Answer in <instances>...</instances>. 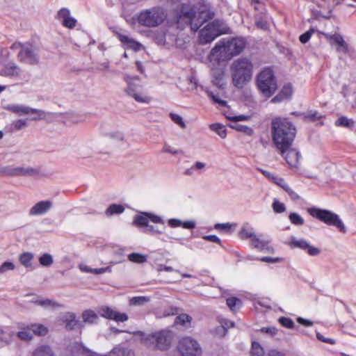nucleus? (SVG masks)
<instances>
[{"label":"nucleus","mask_w":356,"mask_h":356,"mask_svg":"<svg viewBox=\"0 0 356 356\" xmlns=\"http://www.w3.org/2000/svg\"><path fill=\"white\" fill-rule=\"evenodd\" d=\"M147 216L149 220L152 221V222L164 225V221L161 216H156L152 213H147Z\"/></svg>","instance_id":"54"},{"label":"nucleus","mask_w":356,"mask_h":356,"mask_svg":"<svg viewBox=\"0 0 356 356\" xmlns=\"http://www.w3.org/2000/svg\"><path fill=\"white\" fill-rule=\"evenodd\" d=\"M230 72L234 86L241 89L252 79L253 64L248 58H240L232 63Z\"/></svg>","instance_id":"4"},{"label":"nucleus","mask_w":356,"mask_h":356,"mask_svg":"<svg viewBox=\"0 0 356 356\" xmlns=\"http://www.w3.org/2000/svg\"><path fill=\"white\" fill-rule=\"evenodd\" d=\"M53 206L50 200L40 201L29 210L30 216H41L46 213Z\"/></svg>","instance_id":"19"},{"label":"nucleus","mask_w":356,"mask_h":356,"mask_svg":"<svg viewBox=\"0 0 356 356\" xmlns=\"http://www.w3.org/2000/svg\"><path fill=\"white\" fill-rule=\"evenodd\" d=\"M39 169L33 168L31 167H16L10 168L8 173L11 176H29L33 177L39 175Z\"/></svg>","instance_id":"20"},{"label":"nucleus","mask_w":356,"mask_h":356,"mask_svg":"<svg viewBox=\"0 0 356 356\" xmlns=\"http://www.w3.org/2000/svg\"><path fill=\"white\" fill-rule=\"evenodd\" d=\"M174 13L179 26L183 29L190 25L194 31L214 17V12L209 6L201 5L196 7L188 1L178 3L174 8Z\"/></svg>","instance_id":"1"},{"label":"nucleus","mask_w":356,"mask_h":356,"mask_svg":"<svg viewBox=\"0 0 356 356\" xmlns=\"http://www.w3.org/2000/svg\"><path fill=\"white\" fill-rule=\"evenodd\" d=\"M316 338L324 343H330V344H334L335 340L331 338H326L323 334H321L320 332H316Z\"/></svg>","instance_id":"57"},{"label":"nucleus","mask_w":356,"mask_h":356,"mask_svg":"<svg viewBox=\"0 0 356 356\" xmlns=\"http://www.w3.org/2000/svg\"><path fill=\"white\" fill-rule=\"evenodd\" d=\"M53 262V257L49 253H44L39 257V263L42 266L49 267Z\"/></svg>","instance_id":"36"},{"label":"nucleus","mask_w":356,"mask_h":356,"mask_svg":"<svg viewBox=\"0 0 356 356\" xmlns=\"http://www.w3.org/2000/svg\"><path fill=\"white\" fill-rule=\"evenodd\" d=\"M192 321V318L191 316L186 314H181L177 316L175 319L174 323L176 325H181L184 327H188Z\"/></svg>","instance_id":"30"},{"label":"nucleus","mask_w":356,"mask_h":356,"mask_svg":"<svg viewBox=\"0 0 356 356\" xmlns=\"http://www.w3.org/2000/svg\"><path fill=\"white\" fill-rule=\"evenodd\" d=\"M260 332L262 333L268 334L269 335H275L277 332V329L275 327H262L260 329Z\"/></svg>","instance_id":"58"},{"label":"nucleus","mask_w":356,"mask_h":356,"mask_svg":"<svg viewBox=\"0 0 356 356\" xmlns=\"http://www.w3.org/2000/svg\"><path fill=\"white\" fill-rule=\"evenodd\" d=\"M246 45L243 38H223L216 44L209 55L210 62L227 61L241 54Z\"/></svg>","instance_id":"3"},{"label":"nucleus","mask_w":356,"mask_h":356,"mask_svg":"<svg viewBox=\"0 0 356 356\" xmlns=\"http://www.w3.org/2000/svg\"><path fill=\"white\" fill-rule=\"evenodd\" d=\"M239 237L242 240H245L248 238L251 239L254 235V232L252 229H249L246 227L243 226L239 233H238Z\"/></svg>","instance_id":"38"},{"label":"nucleus","mask_w":356,"mask_h":356,"mask_svg":"<svg viewBox=\"0 0 356 356\" xmlns=\"http://www.w3.org/2000/svg\"><path fill=\"white\" fill-rule=\"evenodd\" d=\"M282 156L291 168H298L301 155L296 149L289 147Z\"/></svg>","instance_id":"18"},{"label":"nucleus","mask_w":356,"mask_h":356,"mask_svg":"<svg viewBox=\"0 0 356 356\" xmlns=\"http://www.w3.org/2000/svg\"><path fill=\"white\" fill-rule=\"evenodd\" d=\"M168 16L166 8L161 6H156L142 10L137 16V22L143 26L155 28L163 24Z\"/></svg>","instance_id":"5"},{"label":"nucleus","mask_w":356,"mask_h":356,"mask_svg":"<svg viewBox=\"0 0 356 356\" xmlns=\"http://www.w3.org/2000/svg\"><path fill=\"white\" fill-rule=\"evenodd\" d=\"M149 219L147 213H144L142 216H136L134 218V222L139 226L146 227L148 225Z\"/></svg>","instance_id":"40"},{"label":"nucleus","mask_w":356,"mask_h":356,"mask_svg":"<svg viewBox=\"0 0 356 356\" xmlns=\"http://www.w3.org/2000/svg\"><path fill=\"white\" fill-rule=\"evenodd\" d=\"M170 118L171 120L177 124L179 125L181 128H185L186 127V124L182 119V118L178 115V114H175V113H170Z\"/></svg>","instance_id":"50"},{"label":"nucleus","mask_w":356,"mask_h":356,"mask_svg":"<svg viewBox=\"0 0 356 356\" xmlns=\"http://www.w3.org/2000/svg\"><path fill=\"white\" fill-rule=\"evenodd\" d=\"M4 110L8 111L17 115H35L31 118V120H42L46 116V113L40 109L33 108L24 104H10L3 106Z\"/></svg>","instance_id":"11"},{"label":"nucleus","mask_w":356,"mask_h":356,"mask_svg":"<svg viewBox=\"0 0 356 356\" xmlns=\"http://www.w3.org/2000/svg\"><path fill=\"white\" fill-rule=\"evenodd\" d=\"M231 127L238 131L244 133L248 136H251L253 134V129L252 128L243 124H235L231 125Z\"/></svg>","instance_id":"39"},{"label":"nucleus","mask_w":356,"mask_h":356,"mask_svg":"<svg viewBox=\"0 0 356 356\" xmlns=\"http://www.w3.org/2000/svg\"><path fill=\"white\" fill-rule=\"evenodd\" d=\"M257 86L259 92L266 98L270 97L277 90V80L273 71L265 68L257 76Z\"/></svg>","instance_id":"8"},{"label":"nucleus","mask_w":356,"mask_h":356,"mask_svg":"<svg viewBox=\"0 0 356 356\" xmlns=\"http://www.w3.org/2000/svg\"><path fill=\"white\" fill-rule=\"evenodd\" d=\"M335 125L337 127H346L350 130L353 129L355 127V122L351 118H348L346 116H341L335 121Z\"/></svg>","instance_id":"26"},{"label":"nucleus","mask_w":356,"mask_h":356,"mask_svg":"<svg viewBox=\"0 0 356 356\" xmlns=\"http://www.w3.org/2000/svg\"><path fill=\"white\" fill-rule=\"evenodd\" d=\"M207 95L209 98H211L215 103L218 104L220 106H226L227 102L225 100L220 99L218 96L213 94L211 91H207Z\"/></svg>","instance_id":"51"},{"label":"nucleus","mask_w":356,"mask_h":356,"mask_svg":"<svg viewBox=\"0 0 356 356\" xmlns=\"http://www.w3.org/2000/svg\"><path fill=\"white\" fill-rule=\"evenodd\" d=\"M17 336L22 340L24 341H31L33 339V334L31 333V329H29V325H27L22 330L18 332L17 333Z\"/></svg>","instance_id":"35"},{"label":"nucleus","mask_w":356,"mask_h":356,"mask_svg":"<svg viewBox=\"0 0 356 356\" xmlns=\"http://www.w3.org/2000/svg\"><path fill=\"white\" fill-rule=\"evenodd\" d=\"M177 349L181 356H200L202 353L197 341L189 337H184L179 341Z\"/></svg>","instance_id":"13"},{"label":"nucleus","mask_w":356,"mask_h":356,"mask_svg":"<svg viewBox=\"0 0 356 356\" xmlns=\"http://www.w3.org/2000/svg\"><path fill=\"white\" fill-rule=\"evenodd\" d=\"M33 259V254L31 252H24L19 256V261L20 263L25 266L26 268H31L32 264L31 261Z\"/></svg>","instance_id":"31"},{"label":"nucleus","mask_w":356,"mask_h":356,"mask_svg":"<svg viewBox=\"0 0 356 356\" xmlns=\"http://www.w3.org/2000/svg\"><path fill=\"white\" fill-rule=\"evenodd\" d=\"M226 302L229 308L233 312H236L241 303V300L236 297L229 298Z\"/></svg>","instance_id":"37"},{"label":"nucleus","mask_w":356,"mask_h":356,"mask_svg":"<svg viewBox=\"0 0 356 356\" xmlns=\"http://www.w3.org/2000/svg\"><path fill=\"white\" fill-rule=\"evenodd\" d=\"M272 207L273 211L277 213H283L286 210L284 204L279 202L277 200H275L273 202Z\"/></svg>","instance_id":"47"},{"label":"nucleus","mask_w":356,"mask_h":356,"mask_svg":"<svg viewBox=\"0 0 356 356\" xmlns=\"http://www.w3.org/2000/svg\"><path fill=\"white\" fill-rule=\"evenodd\" d=\"M271 134L275 147L283 156L292 145L296 129L287 119L275 118L271 122Z\"/></svg>","instance_id":"2"},{"label":"nucleus","mask_w":356,"mask_h":356,"mask_svg":"<svg viewBox=\"0 0 356 356\" xmlns=\"http://www.w3.org/2000/svg\"><path fill=\"white\" fill-rule=\"evenodd\" d=\"M315 30L314 29H310L303 34L300 35L299 37V40L301 43L305 44L307 43L309 39L311 38V36L314 33Z\"/></svg>","instance_id":"49"},{"label":"nucleus","mask_w":356,"mask_h":356,"mask_svg":"<svg viewBox=\"0 0 356 356\" xmlns=\"http://www.w3.org/2000/svg\"><path fill=\"white\" fill-rule=\"evenodd\" d=\"M13 129L15 131H19L24 128H26L28 125L26 120L24 119H18L14 121L12 124Z\"/></svg>","instance_id":"45"},{"label":"nucleus","mask_w":356,"mask_h":356,"mask_svg":"<svg viewBox=\"0 0 356 356\" xmlns=\"http://www.w3.org/2000/svg\"><path fill=\"white\" fill-rule=\"evenodd\" d=\"M273 179L275 182V184H276L277 185L280 186L281 188H282L284 190V186H289L286 181H284V179L282 177H273Z\"/></svg>","instance_id":"62"},{"label":"nucleus","mask_w":356,"mask_h":356,"mask_svg":"<svg viewBox=\"0 0 356 356\" xmlns=\"http://www.w3.org/2000/svg\"><path fill=\"white\" fill-rule=\"evenodd\" d=\"M305 118L314 121L321 118L322 116L317 111H311L306 115Z\"/></svg>","instance_id":"60"},{"label":"nucleus","mask_w":356,"mask_h":356,"mask_svg":"<svg viewBox=\"0 0 356 356\" xmlns=\"http://www.w3.org/2000/svg\"><path fill=\"white\" fill-rule=\"evenodd\" d=\"M32 334L37 336H45L48 332V328L42 324L33 323L29 325Z\"/></svg>","instance_id":"27"},{"label":"nucleus","mask_w":356,"mask_h":356,"mask_svg":"<svg viewBox=\"0 0 356 356\" xmlns=\"http://www.w3.org/2000/svg\"><path fill=\"white\" fill-rule=\"evenodd\" d=\"M128 259L133 263L143 264L147 261V257L145 254L133 252L128 255Z\"/></svg>","instance_id":"32"},{"label":"nucleus","mask_w":356,"mask_h":356,"mask_svg":"<svg viewBox=\"0 0 356 356\" xmlns=\"http://www.w3.org/2000/svg\"><path fill=\"white\" fill-rule=\"evenodd\" d=\"M35 302L37 305L42 306L44 308L54 307L58 306V303H56V302H54L49 299H38V300H35Z\"/></svg>","instance_id":"43"},{"label":"nucleus","mask_w":356,"mask_h":356,"mask_svg":"<svg viewBox=\"0 0 356 356\" xmlns=\"http://www.w3.org/2000/svg\"><path fill=\"white\" fill-rule=\"evenodd\" d=\"M203 238L206 241L216 243L218 244L221 243L220 239L216 235H205Z\"/></svg>","instance_id":"63"},{"label":"nucleus","mask_w":356,"mask_h":356,"mask_svg":"<svg viewBox=\"0 0 356 356\" xmlns=\"http://www.w3.org/2000/svg\"><path fill=\"white\" fill-rule=\"evenodd\" d=\"M76 20L72 17H70L69 18H67V19L63 21V23H62V24L64 26L69 28V29L74 28L76 26Z\"/></svg>","instance_id":"55"},{"label":"nucleus","mask_w":356,"mask_h":356,"mask_svg":"<svg viewBox=\"0 0 356 356\" xmlns=\"http://www.w3.org/2000/svg\"><path fill=\"white\" fill-rule=\"evenodd\" d=\"M70 17V11L66 8H61L58 13V19L60 21L61 24L63 21L67 19Z\"/></svg>","instance_id":"48"},{"label":"nucleus","mask_w":356,"mask_h":356,"mask_svg":"<svg viewBox=\"0 0 356 356\" xmlns=\"http://www.w3.org/2000/svg\"><path fill=\"white\" fill-rule=\"evenodd\" d=\"M174 333L169 330H162L146 335L142 338L143 343L148 346L161 350H168L172 343Z\"/></svg>","instance_id":"7"},{"label":"nucleus","mask_w":356,"mask_h":356,"mask_svg":"<svg viewBox=\"0 0 356 356\" xmlns=\"http://www.w3.org/2000/svg\"><path fill=\"white\" fill-rule=\"evenodd\" d=\"M149 301V298L145 296H136L130 300V304L132 305H143Z\"/></svg>","instance_id":"44"},{"label":"nucleus","mask_w":356,"mask_h":356,"mask_svg":"<svg viewBox=\"0 0 356 356\" xmlns=\"http://www.w3.org/2000/svg\"><path fill=\"white\" fill-rule=\"evenodd\" d=\"M291 245L293 248H298L307 251L311 256H316L321 252L320 249L311 245L307 241L304 239H296L293 236L291 238Z\"/></svg>","instance_id":"16"},{"label":"nucleus","mask_w":356,"mask_h":356,"mask_svg":"<svg viewBox=\"0 0 356 356\" xmlns=\"http://www.w3.org/2000/svg\"><path fill=\"white\" fill-rule=\"evenodd\" d=\"M284 191L288 193V195L293 200H298L300 199V196L294 191H293L289 186H285Z\"/></svg>","instance_id":"56"},{"label":"nucleus","mask_w":356,"mask_h":356,"mask_svg":"<svg viewBox=\"0 0 356 356\" xmlns=\"http://www.w3.org/2000/svg\"><path fill=\"white\" fill-rule=\"evenodd\" d=\"M124 211V208L121 204H112L106 210V216H112L114 214H120L123 213Z\"/></svg>","instance_id":"33"},{"label":"nucleus","mask_w":356,"mask_h":356,"mask_svg":"<svg viewBox=\"0 0 356 356\" xmlns=\"http://www.w3.org/2000/svg\"><path fill=\"white\" fill-rule=\"evenodd\" d=\"M136 79L138 80L139 78L138 76H131L129 74H126L124 76V80L127 84L124 92L127 95L133 97L138 102L148 103L150 101V98L147 95L138 92L141 86L134 82Z\"/></svg>","instance_id":"12"},{"label":"nucleus","mask_w":356,"mask_h":356,"mask_svg":"<svg viewBox=\"0 0 356 356\" xmlns=\"http://www.w3.org/2000/svg\"><path fill=\"white\" fill-rule=\"evenodd\" d=\"M32 356H54V353L49 346L42 345L33 352Z\"/></svg>","instance_id":"29"},{"label":"nucleus","mask_w":356,"mask_h":356,"mask_svg":"<svg viewBox=\"0 0 356 356\" xmlns=\"http://www.w3.org/2000/svg\"><path fill=\"white\" fill-rule=\"evenodd\" d=\"M63 322L65 323V327L67 330H73L76 328H81L82 323L76 319V315L74 313L68 312L63 317Z\"/></svg>","instance_id":"22"},{"label":"nucleus","mask_w":356,"mask_h":356,"mask_svg":"<svg viewBox=\"0 0 356 356\" xmlns=\"http://www.w3.org/2000/svg\"><path fill=\"white\" fill-rule=\"evenodd\" d=\"M83 321L88 324L97 323L98 321L97 314L92 310H85L82 313Z\"/></svg>","instance_id":"28"},{"label":"nucleus","mask_w":356,"mask_h":356,"mask_svg":"<svg viewBox=\"0 0 356 356\" xmlns=\"http://www.w3.org/2000/svg\"><path fill=\"white\" fill-rule=\"evenodd\" d=\"M15 268V265L10 261H5L0 266V273H4L8 270H12Z\"/></svg>","instance_id":"53"},{"label":"nucleus","mask_w":356,"mask_h":356,"mask_svg":"<svg viewBox=\"0 0 356 356\" xmlns=\"http://www.w3.org/2000/svg\"><path fill=\"white\" fill-rule=\"evenodd\" d=\"M251 355H252V356H263L264 355V350H263V348L259 344V343H258L257 341H253L252 343Z\"/></svg>","instance_id":"41"},{"label":"nucleus","mask_w":356,"mask_h":356,"mask_svg":"<svg viewBox=\"0 0 356 356\" xmlns=\"http://www.w3.org/2000/svg\"><path fill=\"white\" fill-rule=\"evenodd\" d=\"M289 219L291 222L295 225H302L304 224V219L297 213H291L289 216Z\"/></svg>","instance_id":"42"},{"label":"nucleus","mask_w":356,"mask_h":356,"mask_svg":"<svg viewBox=\"0 0 356 356\" xmlns=\"http://www.w3.org/2000/svg\"><path fill=\"white\" fill-rule=\"evenodd\" d=\"M17 60L30 65H38L40 61L39 48L31 43L26 42L17 56Z\"/></svg>","instance_id":"10"},{"label":"nucleus","mask_w":356,"mask_h":356,"mask_svg":"<svg viewBox=\"0 0 356 356\" xmlns=\"http://www.w3.org/2000/svg\"><path fill=\"white\" fill-rule=\"evenodd\" d=\"M310 216L323 222L325 224L336 227L341 232L346 233V227L339 216L332 211L327 209L311 207L307 209Z\"/></svg>","instance_id":"9"},{"label":"nucleus","mask_w":356,"mask_h":356,"mask_svg":"<svg viewBox=\"0 0 356 356\" xmlns=\"http://www.w3.org/2000/svg\"><path fill=\"white\" fill-rule=\"evenodd\" d=\"M88 356H134V354L129 349L115 348L108 355H100L97 353H92Z\"/></svg>","instance_id":"24"},{"label":"nucleus","mask_w":356,"mask_h":356,"mask_svg":"<svg viewBox=\"0 0 356 356\" xmlns=\"http://www.w3.org/2000/svg\"><path fill=\"white\" fill-rule=\"evenodd\" d=\"M118 38L122 43L126 44L129 48L133 49L134 50H138L141 45L139 42L130 38L126 35L119 34Z\"/></svg>","instance_id":"25"},{"label":"nucleus","mask_w":356,"mask_h":356,"mask_svg":"<svg viewBox=\"0 0 356 356\" xmlns=\"http://www.w3.org/2000/svg\"><path fill=\"white\" fill-rule=\"evenodd\" d=\"M108 136L111 139H114V140H123V139H124L122 133H121L120 131H115V132L109 133V134H108Z\"/></svg>","instance_id":"61"},{"label":"nucleus","mask_w":356,"mask_h":356,"mask_svg":"<svg viewBox=\"0 0 356 356\" xmlns=\"http://www.w3.org/2000/svg\"><path fill=\"white\" fill-rule=\"evenodd\" d=\"M228 29L223 21L213 20L200 31L199 43L201 44L211 43L219 35L227 33Z\"/></svg>","instance_id":"6"},{"label":"nucleus","mask_w":356,"mask_h":356,"mask_svg":"<svg viewBox=\"0 0 356 356\" xmlns=\"http://www.w3.org/2000/svg\"><path fill=\"white\" fill-rule=\"evenodd\" d=\"M22 73V69L15 63H8L0 70L1 76L18 77Z\"/></svg>","instance_id":"21"},{"label":"nucleus","mask_w":356,"mask_h":356,"mask_svg":"<svg viewBox=\"0 0 356 356\" xmlns=\"http://www.w3.org/2000/svg\"><path fill=\"white\" fill-rule=\"evenodd\" d=\"M210 129L215 131L220 138H226L227 130L222 124L218 123L212 124L210 125Z\"/></svg>","instance_id":"34"},{"label":"nucleus","mask_w":356,"mask_h":356,"mask_svg":"<svg viewBox=\"0 0 356 356\" xmlns=\"http://www.w3.org/2000/svg\"><path fill=\"white\" fill-rule=\"evenodd\" d=\"M168 225L171 227H177L181 226L182 224L181 220L177 218H170L168 220Z\"/></svg>","instance_id":"64"},{"label":"nucleus","mask_w":356,"mask_h":356,"mask_svg":"<svg viewBox=\"0 0 356 356\" xmlns=\"http://www.w3.org/2000/svg\"><path fill=\"white\" fill-rule=\"evenodd\" d=\"M213 67L211 68V76L212 82L213 85L216 86L219 88H223L225 82L224 81L225 70L224 67H221L220 63L213 61Z\"/></svg>","instance_id":"15"},{"label":"nucleus","mask_w":356,"mask_h":356,"mask_svg":"<svg viewBox=\"0 0 356 356\" xmlns=\"http://www.w3.org/2000/svg\"><path fill=\"white\" fill-rule=\"evenodd\" d=\"M279 323L284 327L291 329L294 327L295 324L293 320L287 317H280L278 320Z\"/></svg>","instance_id":"46"},{"label":"nucleus","mask_w":356,"mask_h":356,"mask_svg":"<svg viewBox=\"0 0 356 356\" xmlns=\"http://www.w3.org/2000/svg\"><path fill=\"white\" fill-rule=\"evenodd\" d=\"M100 315L106 318L112 319L117 322H124L128 320L125 313L118 312L108 307H104L100 310Z\"/></svg>","instance_id":"17"},{"label":"nucleus","mask_w":356,"mask_h":356,"mask_svg":"<svg viewBox=\"0 0 356 356\" xmlns=\"http://www.w3.org/2000/svg\"><path fill=\"white\" fill-rule=\"evenodd\" d=\"M325 39L331 45L337 44L336 50L337 51L346 54L348 51V45L344 41L343 36L339 33L329 34L323 33Z\"/></svg>","instance_id":"14"},{"label":"nucleus","mask_w":356,"mask_h":356,"mask_svg":"<svg viewBox=\"0 0 356 356\" xmlns=\"http://www.w3.org/2000/svg\"><path fill=\"white\" fill-rule=\"evenodd\" d=\"M178 313V309L175 307H169L166 308L163 312L164 316H170L176 315Z\"/></svg>","instance_id":"59"},{"label":"nucleus","mask_w":356,"mask_h":356,"mask_svg":"<svg viewBox=\"0 0 356 356\" xmlns=\"http://www.w3.org/2000/svg\"><path fill=\"white\" fill-rule=\"evenodd\" d=\"M280 92L284 95L286 99L290 98L293 93V88L291 85L286 84L284 86Z\"/></svg>","instance_id":"52"},{"label":"nucleus","mask_w":356,"mask_h":356,"mask_svg":"<svg viewBox=\"0 0 356 356\" xmlns=\"http://www.w3.org/2000/svg\"><path fill=\"white\" fill-rule=\"evenodd\" d=\"M269 242L268 241H266L261 238V236L254 235L250 241V245L254 248H256L260 251L267 250L268 252H270L272 250V248H270L268 245Z\"/></svg>","instance_id":"23"}]
</instances>
